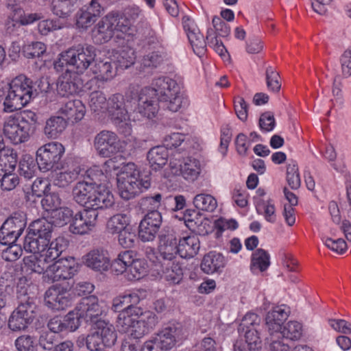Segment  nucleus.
Segmentation results:
<instances>
[{"label": "nucleus", "mask_w": 351, "mask_h": 351, "mask_svg": "<svg viewBox=\"0 0 351 351\" xmlns=\"http://www.w3.org/2000/svg\"><path fill=\"white\" fill-rule=\"evenodd\" d=\"M153 87L141 89L138 98L137 112L143 117L152 119L158 110V102L171 112L186 108L189 100L180 90L179 84L168 77H160L152 83Z\"/></svg>", "instance_id": "obj_1"}, {"label": "nucleus", "mask_w": 351, "mask_h": 351, "mask_svg": "<svg viewBox=\"0 0 351 351\" xmlns=\"http://www.w3.org/2000/svg\"><path fill=\"white\" fill-rule=\"evenodd\" d=\"M37 291L36 285L27 277L19 278L17 284V298L19 304L11 314L8 326L13 331L24 330L34 319L36 309L35 295Z\"/></svg>", "instance_id": "obj_2"}, {"label": "nucleus", "mask_w": 351, "mask_h": 351, "mask_svg": "<svg viewBox=\"0 0 351 351\" xmlns=\"http://www.w3.org/2000/svg\"><path fill=\"white\" fill-rule=\"evenodd\" d=\"M3 97L5 112L21 110L34 97L32 80L24 75L16 76L8 86L0 88V99Z\"/></svg>", "instance_id": "obj_3"}, {"label": "nucleus", "mask_w": 351, "mask_h": 351, "mask_svg": "<svg viewBox=\"0 0 351 351\" xmlns=\"http://www.w3.org/2000/svg\"><path fill=\"white\" fill-rule=\"evenodd\" d=\"M74 200L92 209H106L114 204V196L106 186H97L88 180L77 182L72 191Z\"/></svg>", "instance_id": "obj_4"}, {"label": "nucleus", "mask_w": 351, "mask_h": 351, "mask_svg": "<svg viewBox=\"0 0 351 351\" xmlns=\"http://www.w3.org/2000/svg\"><path fill=\"white\" fill-rule=\"evenodd\" d=\"M95 56V48L92 45L71 47L59 55L54 62V69L60 71L66 67L80 76L93 62Z\"/></svg>", "instance_id": "obj_5"}, {"label": "nucleus", "mask_w": 351, "mask_h": 351, "mask_svg": "<svg viewBox=\"0 0 351 351\" xmlns=\"http://www.w3.org/2000/svg\"><path fill=\"white\" fill-rule=\"evenodd\" d=\"M37 116L31 110L10 115L3 124V134L15 145L28 141L35 131Z\"/></svg>", "instance_id": "obj_6"}, {"label": "nucleus", "mask_w": 351, "mask_h": 351, "mask_svg": "<svg viewBox=\"0 0 351 351\" xmlns=\"http://www.w3.org/2000/svg\"><path fill=\"white\" fill-rule=\"evenodd\" d=\"M117 180L119 195L126 200L134 198L151 185L149 175L141 173L133 162L124 167Z\"/></svg>", "instance_id": "obj_7"}, {"label": "nucleus", "mask_w": 351, "mask_h": 351, "mask_svg": "<svg viewBox=\"0 0 351 351\" xmlns=\"http://www.w3.org/2000/svg\"><path fill=\"white\" fill-rule=\"evenodd\" d=\"M69 241L62 237H59L51 241L47 249H39L32 252L34 254L24 258V265L27 270L39 274H43L45 280V273L51 267V263L58 258L68 247Z\"/></svg>", "instance_id": "obj_8"}, {"label": "nucleus", "mask_w": 351, "mask_h": 351, "mask_svg": "<svg viewBox=\"0 0 351 351\" xmlns=\"http://www.w3.org/2000/svg\"><path fill=\"white\" fill-rule=\"evenodd\" d=\"M53 223L45 219L33 221L25 238L23 248L27 252L47 249L51 244Z\"/></svg>", "instance_id": "obj_9"}, {"label": "nucleus", "mask_w": 351, "mask_h": 351, "mask_svg": "<svg viewBox=\"0 0 351 351\" xmlns=\"http://www.w3.org/2000/svg\"><path fill=\"white\" fill-rule=\"evenodd\" d=\"M65 152L63 145L57 141L47 143L36 151V162L40 171L63 170L61 159Z\"/></svg>", "instance_id": "obj_10"}, {"label": "nucleus", "mask_w": 351, "mask_h": 351, "mask_svg": "<svg viewBox=\"0 0 351 351\" xmlns=\"http://www.w3.org/2000/svg\"><path fill=\"white\" fill-rule=\"evenodd\" d=\"M106 113L120 132L125 134L131 132V125L123 95L116 93L108 99Z\"/></svg>", "instance_id": "obj_11"}, {"label": "nucleus", "mask_w": 351, "mask_h": 351, "mask_svg": "<svg viewBox=\"0 0 351 351\" xmlns=\"http://www.w3.org/2000/svg\"><path fill=\"white\" fill-rule=\"evenodd\" d=\"M114 12L104 16L92 29V38L95 44L101 45L110 41L114 36H123Z\"/></svg>", "instance_id": "obj_12"}, {"label": "nucleus", "mask_w": 351, "mask_h": 351, "mask_svg": "<svg viewBox=\"0 0 351 351\" xmlns=\"http://www.w3.org/2000/svg\"><path fill=\"white\" fill-rule=\"evenodd\" d=\"M26 227V218L23 213H14L8 217L0 228V243H14Z\"/></svg>", "instance_id": "obj_13"}, {"label": "nucleus", "mask_w": 351, "mask_h": 351, "mask_svg": "<svg viewBox=\"0 0 351 351\" xmlns=\"http://www.w3.org/2000/svg\"><path fill=\"white\" fill-rule=\"evenodd\" d=\"M77 271V264L73 257L60 258L53 264L45 273V281L53 282L72 278Z\"/></svg>", "instance_id": "obj_14"}, {"label": "nucleus", "mask_w": 351, "mask_h": 351, "mask_svg": "<svg viewBox=\"0 0 351 351\" xmlns=\"http://www.w3.org/2000/svg\"><path fill=\"white\" fill-rule=\"evenodd\" d=\"M186 337V330L180 323H169L154 337L160 350H169L176 342Z\"/></svg>", "instance_id": "obj_15"}, {"label": "nucleus", "mask_w": 351, "mask_h": 351, "mask_svg": "<svg viewBox=\"0 0 351 351\" xmlns=\"http://www.w3.org/2000/svg\"><path fill=\"white\" fill-rule=\"evenodd\" d=\"M161 213L158 210L148 211L141 221L138 237L143 242L153 241L162 225Z\"/></svg>", "instance_id": "obj_16"}, {"label": "nucleus", "mask_w": 351, "mask_h": 351, "mask_svg": "<svg viewBox=\"0 0 351 351\" xmlns=\"http://www.w3.org/2000/svg\"><path fill=\"white\" fill-rule=\"evenodd\" d=\"M94 147L99 156L110 157L119 152L120 140L114 132L102 130L95 136Z\"/></svg>", "instance_id": "obj_17"}, {"label": "nucleus", "mask_w": 351, "mask_h": 351, "mask_svg": "<svg viewBox=\"0 0 351 351\" xmlns=\"http://www.w3.org/2000/svg\"><path fill=\"white\" fill-rule=\"evenodd\" d=\"M75 311L86 322L94 324L102 321L99 317L104 312V306L99 302L98 298L90 295L84 298L75 307Z\"/></svg>", "instance_id": "obj_18"}, {"label": "nucleus", "mask_w": 351, "mask_h": 351, "mask_svg": "<svg viewBox=\"0 0 351 351\" xmlns=\"http://www.w3.org/2000/svg\"><path fill=\"white\" fill-rule=\"evenodd\" d=\"M45 302L49 308L53 311H62L71 305L72 298L66 289L54 285L45 292Z\"/></svg>", "instance_id": "obj_19"}, {"label": "nucleus", "mask_w": 351, "mask_h": 351, "mask_svg": "<svg viewBox=\"0 0 351 351\" xmlns=\"http://www.w3.org/2000/svg\"><path fill=\"white\" fill-rule=\"evenodd\" d=\"M99 209L84 208L73 217L70 230L74 234H84L90 231L96 224Z\"/></svg>", "instance_id": "obj_20"}, {"label": "nucleus", "mask_w": 351, "mask_h": 351, "mask_svg": "<svg viewBox=\"0 0 351 351\" xmlns=\"http://www.w3.org/2000/svg\"><path fill=\"white\" fill-rule=\"evenodd\" d=\"M116 16L119 28L122 34L133 35L135 29L134 24L138 20H142L143 14L140 8L137 6H129L125 8L122 14L114 12Z\"/></svg>", "instance_id": "obj_21"}, {"label": "nucleus", "mask_w": 351, "mask_h": 351, "mask_svg": "<svg viewBox=\"0 0 351 351\" xmlns=\"http://www.w3.org/2000/svg\"><path fill=\"white\" fill-rule=\"evenodd\" d=\"M82 86L83 80L81 77L69 69H66L57 82L58 93L62 97L78 93Z\"/></svg>", "instance_id": "obj_22"}, {"label": "nucleus", "mask_w": 351, "mask_h": 351, "mask_svg": "<svg viewBox=\"0 0 351 351\" xmlns=\"http://www.w3.org/2000/svg\"><path fill=\"white\" fill-rule=\"evenodd\" d=\"M289 308L285 305H280L274 306L270 310L265 318V324L271 336V343L272 341H278L274 339V335H278L279 331L282 329V324L287 319L289 316Z\"/></svg>", "instance_id": "obj_23"}, {"label": "nucleus", "mask_w": 351, "mask_h": 351, "mask_svg": "<svg viewBox=\"0 0 351 351\" xmlns=\"http://www.w3.org/2000/svg\"><path fill=\"white\" fill-rule=\"evenodd\" d=\"M82 259L86 267L97 271H106L110 265L108 252L104 250H93L85 254Z\"/></svg>", "instance_id": "obj_24"}, {"label": "nucleus", "mask_w": 351, "mask_h": 351, "mask_svg": "<svg viewBox=\"0 0 351 351\" xmlns=\"http://www.w3.org/2000/svg\"><path fill=\"white\" fill-rule=\"evenodd\" d=\"M158 252L162 261L176 260L178 254V243L173 233L159 235Z\"/></svg>", "instance_id": "obj_25"}, {"label": "nucleus", "mask_w": 351, "mask_h": 351, "mask_svg": "<svg viewBox=\"0 0 351 351\" xmlns=\"http://www.w3.org/2000/svg\"><path fill=\"white\" fill-rule=\"evenodd\" d=\"M161 276L171 284H178L182 279L181 265L176 260L160 262Z\"/></svg>", "instance_id": "obj_26"}, {"label": "nucleus", "mask_w": 351, "mask_h": 351, "mask_svg": "<svg viewBox=\"0 0 351 351\" xmlns=\"http://www.w3.org/2000/svg\"><path fill=\"white\" fill-rule=\"evenodd\" d=\"M141 308L136 306H128L121 311L117 317L116 326L118 330L122 333L128 334L131 330L132 324L136 319V315L139 314Z\"/></svg>", "instance_id": "obj_27"}, {"label": "nucleus", "mask_w": 351, "mask_h": 351, "mask_svg": "<svg viewBox=\"0 0 351 351\" xmlns=\"http://www.w3.org/2000/svg\"><path fill=\"white\" fill-rule=\"evenodd\" d=\"M59 111L69 120L77 122L84 118L86 113V108L81 100L73 99L64 104Z\"/></svg>", "instance_id": "obj_28"}, {"label": "nucleus", "mask_w": 351, "mask_h": 351, "mask_svg": "<svg viewBox=\"0 0 351 351\" xmlns=\"http://www.w3.org/2000/svg\"><path fill=\"white\" fill-rule=\"evenodd\" d=\"M225 265L224 257L221 254L210 252L204 256L200 267L204 273L213 274L221 272Z\"/></svg>", "instance_id": "obj_29"}, {"label": "nucleus", "mask_w": 351, "mask_h": 351, "mask_svg": "<svg viewBox=\"0 0 351 351\" xmlns=\"http://www.w3.org/2000/svg\"><path fill=\"white\" fill-rule=\"evenodd\" d=\"M199 250V241L196 235H189L180 239L178 242V254L184 258H192Z\"/></svg>", "instance_id": "obj_30"}, {"label": "nucleus", "mask_w": 351, "mask_h": 351, "mask_svg": "<svg viewBox=\"0 0 351 351\" xmlns=\"http://www.w3.org/2000/svg\"><path fill=\"white\" fill-rule=\"evenodd\" d=\"M169 158L168 148L165 146H156L149 149L147 159L151 168L158 170L163 167Z\"/></svg>", "instance_id": "obj_31"}, {"label": "nucleus", "mask_w": 351, "mask_h": 351, "mask_svg": "<svg viewBox=\"0 0 351 351\" xmlns=\"http://www.w3.org/2000/svg\"><path fill=\"white\" fill-rule=\"evenodd\" d=\"M202 172L201 162L195 158L189 157L182 161L181 176L187 182H193L198 179Z\"/></svg>", "instance_id": "obj_32"}, {"label": "nucleus", "mask_w": 351, "mask_h": 351, "mask_svg": "<svg viewBox=\"0 0 351 351\" xmlns=\"http://www.w3.org/2000/svg\"><path fill=\"white\" fill-rule=\"evenodd\" d=\"M83 0H52V12L60 18L69 16L82 5Z\"/></svg>", "instance_id": "obj_33"}, {"label": "nucleus", "mask_w": 351, "mask_h": 351, "mask_svg": "<svg viewBox=\"0 0 351 351\" xmlns=\"http://www.w3.org/2000/svg\"><path fill=\"white\" fill-rule=\"evenodd\" d=\"M94 327L99 332L104 346L110 347L114 345L117 336L112 324L105 321H99L95 323Z\"/></svg>", "instance_id": "obj_34"}, {"label": "nucleus", "mask_w": 351, "mask_h": 351, "mask_svg": "<svg viewBox=\"0 0 351 351\" xmlns=\"http://www.w3.org/2000/svg\"><path fill=\"white\" fill-rule=\"evenodd\" d=\"M88 105L93 113L97 116L102 117L104 114H106L108 99L103 92L94 91L89 95Z\"/></svg>", "instance_id": "obj_35"}, {"label": "nucleus", "mask_w": 351, "mask_h": 351, "mask_svg": "<svg viewBox=\"0 0 351 351\" xmlns=\"http://www.w3.org/2000/svg\"><path fill=\"white\" fill-rule=\"evenodd\" d=\"M116 67L111 60L97 61L93 68L95 78L101 81H108L116 75Z\"/></svg>", "instance_id": "obj_36"}, {"label": "nucleus", "mask_w": 351, "mask_h": 351, "mask_svg": "<svg viewBox=\"0 0 351 351\" xmlns=\"http://www.w3.org/2000/svg\"><path fill=\"white\" fill-rule=\"evenodd\" d=\"M67 125L66 120L62 117H51L46 121L44 133L49 138H58Z\"/></svg>", "instance_id": "obj_37"}, {"label": "nucleus", "mask_w": 351, "mask_h": 351, "mask_svg": "<svg viewBox=\"0 0 351 351\" xmlns=\"http://www.w3.org/2000/svg\"><path fill=\"white\" fill-rule=\"evenodd\" d=\"M80 172L79 167H75L72 169H65L60 172L54 170L51 176L52 181L55 185L59 187H65L77 178Z\"/></svg>", "instance_id": "obj_38"}, {"label": "nucleus", "mask_w": 351, "mask_h": 351, "mask_svg": "<svg viewBox=\"0 0 351 351\" xmlns=\"http://www.w3.org/2000/svg\"><path fill=\"white\" fill-rule=\"evenodd\" d=\"M269 253L263 249H257L252 255L250 269L254 274L263 272L270 265Z\"/></svg>", "instance_id": "obj_39"}, {"label": "nucleus", "mask_w": 351, "mask_h": 351, "mask_svg": "<svg viewBox=\"0 0 351 351\" xmlns=\"http://www.w3.org/2000/svg\"><path fill=\"white\" fill-rule=\"evenodd\" d=\"M112 62L116 69L119 67L122 69L129 68L134 64L136 60L135 51L132 48L124 47L114 54Z\"/></svg>", "instance_id": "obj_40"}, {"label": "nucleus", "mask_w": 351, "mask_h": 351, "mask_svg": "<svg viewBox=\"0 0 351 351\" xmlns=\"http://www.w3.org/2000/svg\"><path fill=\"white\" fill-rule=\"evenodd\" d=\"M302 325L296 321L288 322L282 329L280 330L278 335H274V338H280L282 337L291 341L298 340L302 335Z\"/></svg>", "instance_id": "obj_41"}, {"label": "nucleus", "mask_w": 351, "mask_h": 351, "mask_svg": "<svg viewBox=\"0 0 351 351\" xmlns=\"http://www.w3.org/2000/svg\"><path fill=\"white\" fill-rule=\"evenodd\" d=\"M130 217L126 214L119 213L112 216L108 221L106 229L108 233L119 234L128 228Z\"/></svg>", "instance_id": "obj_42"}, {"label": "nucleus", "mask_w": 351, "mask_h": 351, "mask_svg": "<svg viewBox=\"0 0 351 351\" xmlns=\"http://www.w3.org/2000/svg\"><path fill=\"white\" fill-rule=\"evenodd\" d=\"M18 162L17 153L10 147L0 152V171H14Z\"/></svg>", "instance_id": "obj_43"}, {"label": "nucleus", "mask_w": 351, "mask_h": 351, "mask_svg": "<svg viewBox=\"0 0 351 351\" xmlns=\"http://www.w3.org/2000/svg\"><path fill=\"white\" fill-rule=\"evenodd\" d=\"M132 263H130L125 274L126 278L130 281L138 280L147 273V264L142 259H135L132 254Z\"/></svg>", "instance_id": "obj_44"}, {"label": "nucleus", "mask_w": 351, "mask_h": 351, "mask_svg": "<svg viewBox=\"0 0 351 351\" xmlns=\"http://www.w3.org/2000/svg\"><path fill=\"white\" fill-rule=\"evenodd\" d=\"M132 251L126 250L119 253L117 257L110 264L112 271L117 275L123 272L127 274L130 263H132Z\"/></svg>", "instance_id": "obj_45"}, {"label": "nucleus", "mask_w": 351, "mask_h": 351, "mask_svg": "<svg viewBox=\"0 0 351 351\" xmlns=\"http://www.w3.org/2000/svg\"><path fill=\"white\" fill-rule=\"evenodd\" d=\"M193 204L198 210L213 212L217 206V202L216 199L210 194L199 193L195 196Z\"/></svg>", "instance_id": "obj_46"}, {"label": "nucleus", "mask_w": 351, "mask_h": 351, "mask_svg": "<svg viewBox=\"0 0 351 351\" xmlns=\"http://www.w3.org/2000/svg\"><path fill=\"white\" fill-rule=\"evenodd\" d=\"M73 210L68 207H59L51 213V223L58 226H63L72 221Z\"/></svg>", "instance_id": "obj_47"}, {"label": "nucleus", "mask_w": 351, "mask_h": 351, "mask_svg": "<svg viewBox=\"0 0 351 351\" xmlns=\"http://www.w3.org/2000/svg\"><path fill=\"white\" fill-rule=\"evenodd\" d=\"M287 182L292 189H298L301 184L298 164L295 160L290 161L287 167Z\"/></svg>", "instance_id": "obj_48"}, {"label": "nucleus", "mask_w": 351, "mask_h": 351, "mask_svg": "<svg viewBox=\"0 0 351 351\" xmlns=\"http://www.w3.org/2000/svg\"><path fill=\"white\" fill-rule=\"evenodd\" d=\"M19 173L26 179H31L35 176L36 165L34 158L29 156H25L19 162Z\"/></svg>", "instance_id": "obj_49"}, {"label": "nucleus", "mask_w": 351, "mask_h": 351, "mask_svg": "<svg viewBox=\"0 0 351 351\" xmlns=\"http://www.w3.org/2000/svg\"><path fill=\"white\" fill-rule=\"evenodd\" d=\"M256 208L259 214H263L265 219L271 223L276 221V208L271 201L260 200L256 204Z\"/></svg>", "instance_id": "obj_50"}, {"label": "nucleus", "mask_w": 351, "mask_h": 351, "mask_svg": "<svg viewBox=\"0 0 351 351\" xmlns=\"http://www.w3.org/2000/svg\"><path fill=\"white\" fill-rule=\"evenodd\" d=\"M266 83L269 91L277 93L281 87L279 73L271 66H268L265 71Z\"/></svg>", "instance_id": "obj_51"}, {"label": "nucleus", "mask_w": 351, "mask_h": 351, "mask_svg": "<svg viewBox=\"0 0 351 351\" xmlns=\"http://www.w3.org/2000/svg\"><path fill=\"white\" fill-rule=\"evenodd\" d=\"M261 328H245L242 330L245 332V341L250 350H256L261 346V338L260 336Z\"/></svg>", "instance_id": "obj_52"}, {"label": "nucleus", "mask_w": 351, "mask_h": 351, "mask_svg": "<svg viewBox=\"0 0 351 351\" xmlns=\"http://www.w3.org/2000/svg\"><path fill=\"white\" fill-rule=\"evenodd\" d=\"M238 228V223L234 219L220 218L215 222L214 236L218 239L222 236L225 230H234Z\"/></svg>", "instance_id": "obj_53"}, {"label": "nucleus", "mask_w": 351, "mask_h": 351, "mask_svg": "<svg viewBox=\"0 0 351 351\" xmlns=\"http://www.w3.org/2000/svg\"><path fill=\"white\" fill-rule=\"evenodd\" d=\"M98 18V12L87 13L84 8H81L76 16V25L79 28L85 29L95 23Z\"/></svg>", "instance_id": "obj_54"}, {"label": "nucleus", "mask_w": 351, "mask_h": 351, "mask_svg": "<svg viewBox=\"0 0 351 351\" xmlns=\"http://www.w3.org/2000/svg\"><path fill=\"white\" fill-rule=\"evenodd\" d=\"M106 178V176L100 168L97 166H94L86 171L83 180H88L90 183H94V185L97 186H105L102 184V182L105 181Z\"/></svg>", "instance_id": "obj_55"}, {"label": "nucleus", "mask_w": 351, "mask_h": 351, "mask_svg": "<svg viewBox=\"0 0 351 351\" xmlns=\"http://www.w3.org/2000/svg\"><path fill=\"white\" fill-rule=\"evenodd\" d=\"M137 319L140 321L141 324L145 326L147 330L150 332L152 330L157 324L158 323V318L156 315V314L150 311H141L138 315H136Z\"/></svg>", "instance_id": "obj_56"}, {"label": "nucleus", "mask_w": 351, "mask_h": 351, "mask_svg": "<svg viewBox=\"0 0 351 351\" xmlns=\"http://www.w3.org/2000/svg\"><path fill=\"white\" fill-rule=\"evenodd\" d=\"M47 47L42 42H33L23 47L24 56L27 58L40 57L46 51Z\"/></svg>", "instance_id": "obj_57"}, {"label": "nucleus", "mask_w": 351, "mask_h": 351, "mask_svg": "<svg viewBox=\"0 0 351 351\" xmlns=\"http://www.w3.org/2000/svg\"><path fill=\"white\" fill-rule=\"evenodd\" d=\"M163 61V57L158 51H153L145 54L142 60L141 66L143 68L154 69L158 67Z\"/></svg>", "instance_id": "obj_58"}, {"label": "nucleus", "mask_w": 351, "mask_h": 351, "mask_svg": "<svg viewBox=\"0 0 351 351\" xmlns=\"http://www.w3.org/2000/svg\"><path fill=\"white\" fill-rule=\"evenodd\" d=\"M206 39L207 44L212 47L220 56H224L227 50L222 42L217 38L213 29H208Z\"/></svg>", "instance_id": "obj_59"}, {"label": "nucleus", "mask_w": 351, "mask_h": 351, "mask_svg": "<svg viewBox=\"0 0 351 351\" xmlns=\"http://www.w3.org/2000/svg\"><path fill=\"white\" fill-rule=\"evenodd\" d=\"M43 208L47 211L53 212L60 207L61 199L56 193H47L41 201Z\"/></svg>", "instance_id": "obj_60"}, {"label": "nucleus", "mask_w": 351, "mask_h": 351, "mask_svg": "<svg viewBox=\"0 0 351 351\" xmlns=\"http://www.w3.org/2000/svg\"><path fill=\"white\" fill-rule=\"evenodd\" d=\"M4 174L1 179V188L3 191H12L19 184L18 176L13 171H3Z\"/></svg>", "instance_id": "obj_61"}, {"label": "nucleus", "mask_w": 351, "mask_h": 351, "mask_svg": "<svg viewBox=\"0 0 351 351\" xmlns=\"http://www.w3.org/2000/svg\"><path fill=\"white\" fill-rule=\"evenodd\" d=\"M322 239L328 248L337 254H342L345 253L348 249L347 243L342 239H333L328 237H322Z\"/></svg>", "instance_id": "obj_62"}, {"label": "nucleus", "mask_w": 351, "mask_h": 351, "mask_svg": "<svg viewBox=\"0 0 351 351\" xmlns=\"http://www.w3.org/2000/svg\"><path fill=\"white\" fill-rule=\"evenodd\" d=\"M9 246L1 252V258L9 262L18 260L23 254V250L19 245L8 243Z\"/></svg>", "instance_id": "obj_63"}, {"label": "nucleus", "mask_w": 351, "mask_h": 351, "mask_svg": "<svg viewBox=\"0 0 351 351\" xmlns=\"http://www.w3.org/2000/svg\"><path fill=\"white\" fill-rule=\"evenodd\" d=\"M81 316L77 313V311H70L63 319L65 332H73L78 328L80 324Z\"/></svg>", "instance_id": "obj_64"}]
</instances>
